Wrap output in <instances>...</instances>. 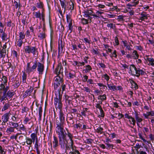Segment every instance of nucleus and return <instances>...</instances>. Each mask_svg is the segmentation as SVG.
I'll list each match as a JSON object with an SVG mask.
<instances>
[{
  "mask_svg": "<svg viewBox=\"0 0 154 154\" xmlns=\"http://www.w3.org/2000/svg\"><path fill=\"white\" fill-rule=\"evenodd\" d=\"M82 40V41L86 44L87 43L89 45H90L91 44V40L90 39H89L87 38H84L83 40Z\"/></svg>",
  "mask_w": 154,
  "mask_h": 154,
  "instance_id": "nucleus-58",
  "label": "nucleus"
},
{
  "mask_svg": "<svg viewBox=\"0 0 154 154\" xmlns=\"http://www.w3.org/2000/svg\"><path fill=\"white\" fill-rule=\"evenodd\" d=\"M63 99L67 103L69 104H70L71 101L73 99L72 96H69L66 94L64 95Z\"/></svg>",
  "mask_w": 154,
  "mask_h": 154,
  "instance_id": "nucleus-14",
  "label": "nucleus"
},
{
  "mask_svg": "<svg viewBox=\"0 0 154 154\" xmlns=\"http://www.w3.org/2000/svg\"><path fill=\"white\" fill-rule=\"evenodd\" d=\"M70 112L71 114H73L75 115V114H78V109L76 108L71 109L70 110Z\"/></svg>",
  "mask_w": 154,
  "mask_h": 154,
  "instance_id": "nucleus-51",
  "label": "nucleus"
},
{
  "mask_svg": "<svg viewBox=\"0 0 154 154\" xmlns=\"http://www.w3.org/2000/svg\"><path fill=\"white\" fill-rule=\"evenodd\" d=\"M9 126L7 128L6 132L8 133H15V129H17V127L19 124L17 123H15L12 122H9Z\"/></svg>",
  "mask_w": 154,
  "mask_h": 154,
  "instance_id": "nucleus-8",
  "label": "nucleus"
},
{
  "mask_svg": "<svg viewBox=\"0 0 154 154\" xmlns=\"http://www.w3.org/2000/svg\"><path fill=\"white\" fill-rule=\"evenodd\" d=\"M7 26L8 27L12 26V27H13L15 25L13 23H12V21L10 20L9 21H8L7 23Z\"/></svg>",
  "mask_w": 154,
  "mask_h": 154,
  "instance_id": "nucleus-52",
  "label": "nucleus"
},
{
  "mask_svg": "<svg viewBox=\"0 0 154 154\" xmlns=\"http://www.w3.org/2000/svg\"><path fill=\"white\" fill-rule=\"evenodd\" d=\"M66 17L67 23L68 24L72 23V20L71 18V15L70 14H67Z\"/></svg>",
  "mask_w": 154,
  "mask_h": 154,
  "instance_id": "nucleus-31",
  "label": "nucleus"
},
{
  "mask_svg": "<svg viewBox=\"0 0 154 154\" xmlns=\"http://www.w3.org/2000/svg\"><path fill=\"white\" fill-rule=\"evenodd\" d=\"M11 55L13 57H15L17 59L18 58L19 55H18L17 52L14 50H13L11 51Z\"/></svg>",
  "mask_w": 154,
  "mask_h": 154,
  "instance_id": "nucleus-41",
  "label": "nucleus"
},
{
  "mask_svg": "<svg viewBox=\"0 0 154 154\" xmlns=\"http://www.w3.org/2000/svg\"><path fill=\"white\" fill-rule=\"evenodd\" d=\"M2 80L3 81V83H4L7 84L8 82L7 78L5 76H3L2 78Z\"/></svg>",
  "mask_w": 154,
  "mask_h": 154,
  "instance_id": "nucleus-60",
  "label": "nucleus"
},
{
  "mask_svg": "<svg viewBox=\"0 0 154 154\" xmlns=\"http://www.w3.org/2000/svg\"><path fill=\"white\" fill-rule=\"evenodd\" d=\"M147 150V148L146 147L144 149L142 147V149H140L139 152H137L138 154H147L146 151Z\"/></svg>",
  "mask_w": 154,
  "mask_h": 154,
  "instance_id": "nucleus-34",
  "label": "nucleus"
},
{
  "mask_svg": "<svg viewBox=\"0 0 154 154\" xmlns=\"http://www.w3.org/2000/svg\"><path fill=\"white\" fill-rule=\"evenodd\" d=\"M9 114L7 113L4 114L2 116V122L5 124L6 122H7L9 119Z\"/></svg>",
  "mask_w": 154,
  "mask_h": 154,
  "instance_id": "nucleus-19",
  "label": "nucleus"
},
{
  "mask_svg": "<svg viewBox=\"0 0 154 154\" xmlns=\"http://www.w3.org/2000/svg\"><path fill=\"white\" fill-rule=\"evenodd\" d=\"M65 116V115L62 110H60L58 115L59 117H57L56 119V124L57 126L56 127L55 131L57 135L66 133L64 129Z\"/></svg>",
  "mask_w": 154,
  "mask_h": 154,
  "instance_id": "nucleus-2",
  "label": "nucleus"
},
{
  "mask_svg": "<svg viewBox=\"0 0 154 154\" xmlns=\"http://www.w3.org/2000/svg\"><path fill=\"white\" fill-rule=\"evenodd\" d=\"M7 85V84L4 83H3L2 82L0 84V90L1 91H4V89L5 88V87Z\"/></svg>",
  "mask_w": 154,
  "mask_h": 154,
  "instance_id": "nucleus-59",
  "label": "nucleus"
},
{
  "mask_svg": "<svg viewBox=\"0 0 154 154\" xmlns=\"http://www.w3.org/2000/svg\"><path fill=\"white\" fill-rule=\"evenodd\" d=\"M129 119V122L131 124H132L133 125H135L136 120L134 118L131 116Z\"/></svg>",
  "mask_w": 154,
  "mask_h": 154,
  "instance_id": "nucleus-48",
  "label": "nucleus"
},
{
  "mask_svg": "<svg viewBox=\"0 0 154 154\" xmlns=\"http://www.w3.org/2000/svg\"><path fill=\"white\" fill-rule=\"evenodd\" d=\"M6 54V49H2L0 50V57L4 59L5 57Z\"/></svg>",
  "mask_w": 154,
  "mask_h": 154,
  "instance_id": "nucleus-33",
  "label": "nucleus"
},
{
  "mask_svg": "<svg viewBox=\"0 0 154 154\" xmlns=\"http://www.w3.org/2000/svg\"><path fill=\"white\" fill-rule=\"evenodd\" d=\"M64 76H56L54 79L53 84L54 88L57 90L59 86L60 85V83H62L64 81Z\"/></svg>",
  "mask_w": 154,
  "mask_h": 154,
  "instance_id": "nucleus-6",
  "label": "nucleus"
},
{
  "mask_svg": "<svg viewBox=\"0 0 154 154\" xmlns=\"http://www.w3.org/2000/svg\"><path fill=\"white\" fill-rule=\"evenodd\" d=\"M79 123H76L73 125L74 128L76 129H80L82 127V123H81L80 122Z\"/></svg>",
  "mask_w": 154,
  "mask_h": 154,
  "instance_id": "nucleus-46",
  "label": "nucleus"
},
{
  "mask_svg": "<svg viewBox=\"0 0 154 154\" xmlns=\"http://www.w3.org/2000/svg\"><path fill=\"white\" fill-rule=\"evenodd\" d=\"M97 99L98 100H101L102 101H103L106 99V95L105 94L103 95H100L98 97Z\"/></svg>",
  "mask_w": 154,
  "mask_h": 154,
  "instance_id": "nucleus-43",
  "label": "nucleus"
},
{
  "mask_svg": "<svg viewBox=\"0 0 154 154\" xmlns=\"http://www.w3.org/2000/svg\"><path fill=\"white\" fill-rule=\"evenodd\" d=\"M22 72L23 73V75L22 76V82L23 83H25L26 82V80L27 78V74L25 73V72L23 71H22Z\"/></svg>",
  "mask_w": 154,
  "mask_h": 154,
  "instance_id": "nucleus-47",
  "label": "nucleus"
},
{
  "mask_svg": "<svg viewBox=\"0 0 154 154\" xmlns=\"http://www.w3.org/2000/svg\"><path fill=\"white\" fill-rule=\"evenodd\" d=\"M66 75L68 79H73L76 76L75 72H69L66 74Z\"/></svg>",
  "mask_w": 154,
  "mask_h": 154,
  "instance_id": "nucleus-28",
  "label": "nucleus"
},
{
  "mask_svg": "<svg viewBox=\"0 0 154 154\" xmlns=\"http://www.w3.org/2000/svg\"><path fill=\"white\" fill-rule=\"evenodd\" d=\"M59 1L61 7L62 8H64V12H65L66 10L67 2L66 0H59Z\"/></svg>",
  "mask_w": 154,
  "mask_h": 154,
  "instance_id": "nucleus-24",
  "label": "nucleus"
},
{
  "mask_svg": "<svg viewBox=\"0 0 154 154\" xmlns=\"http://www.w3.org/2000/svg\"><path fill=\"white\" fill-rule=\"evenodd\" d=\"M38 37L40 40L43 39L46 37L45 33L43 32L40 33L38 35Z\"/></svg>",
  "mask_w": 154,
  "mask_h": 154,
  "instance_id": "nucleus-50",
  "label": "nucleus"
},
{
  "mask_svg": "<svg viewBox=\"0 0 154 154\" xmlns=\"http://www.w3.org/2000/svg\"><path fill=\"white\" fill-rule=\"evenodd\" d=\"M131 55L132 58L135 60L137 59L139 57V55L136 50H134Z\"/></svg>",
  "mask_w": 154,
  "mask_h": 154,
  "instance_id": "nucleus-29",
  "label": "nucleus"
},
{
  "mask_svg": "<svg viewBox=\"0 0 154 154\" xmlns=\"http://www.w3.org/2000/svg\"><path fill=\"white\" fill-rule=\"evenodd\" d=\"M101 77L102 78H104V79L106 80L107 82H108L109 79V76L106 74L102 75Z\"/></svg>",
  "mask_w": 154,
  "mask_h": 154,
  "instance_id": "nucleus-53",
  "label": "nucleus"
},
{
  "mask_svg": "<svg viewBox=\"0 0 154 154\" xmlns=\"http://www.w3.org/2000/svg\"><path fill=\"white\" fill-rule=\"evenodd\" d=\"M82 13L83 16L85 17H88L89 16L92 15V14L94 13L92 10L88 9H85Z\"/></svg>",
  "mask_w": 154,
  "mask_h": 154,
  "instance_id": "nucleus-11",
  "label": "nucleus"
},
{
  "mask_svg": "<svg viewBox=\"0 0 154 154\" xmlns=\"http://www.w3.org/2000/svg\"><path fill=\"white\" fill-rule=\"evenodd\" d=\"M29 110V109L26 106H24L23 107L22 109L21 112L22 113H23L24 112H27Z\"/></svg>",
  "mask_w": 154,
  "mask_h": 154,
  "instance_id": "nucleus-56",
  "label": "nucleus"
},
{
  "mask_svg": "<svg viewBox=\"0 0 154 154\" xmlns=\"http://www.w3.org/2000/svg\"><path fill=\"white\" fill-rule=\"evenodd\" d=\"M53 138L54 140L52 141L53 146V148H55L57 147L59 145V141L58 142V139L56 137L54 136Z\"/></svg>",
  "mask_w": 154,
  "mask_h": 154,
  "instance_id": "nucleus-22",
  "label": "nucleus"
},
{
  "mask_svg": "<svg viewBox=\"0 0 154 154\" xmlns=\"http://www.w3.org/2000/svg\"><path fill=\"white\" fill-rule=\"evenodd\" d=\"M73 116L72 114H71V116L69 117V122L67 121V123H69L70 125L73 124L74 123V121L73 119Z\"/></svg>",
  "mask_w": 154,
  "mask_h": 154,
  "instance_id": "nucleus-44",
  "label": "nucleus"
},
{
  "mask_svg": "<svg viewBox=\"0 0 154 154\" xmlns=\"http://www.w3.org/2000/svg\"><path fill=\"white\" fill-rule=\"evenodd\" d=\"M33 17V18H39L40 20L41 19V17L42 16V13H41L40 11H38L37 12H32Z\"/></svg>",
  "mask_w": 154,
  "mask_h": 154,
  "instance_id": "nucleus-15",
  "label": "nucleus"
},
{
  "mask_svg": "<svg viewBox=\"0 0 154 154\" xmlns=\"http://www.w3.org/2000/svg\"><path fill=\"white\" fill-rule=\"evenodd\" d=\"M40 145V143H38V140H35L34 145V149H36L37 154H40V151L39 149Z\"/></svg>",
  "mask_w": 154,
  "mask_h": 154,
  "instance_id": "nucleus-21",
  "label": "nucleus"
},
{
  "mask_svg": "<svg viewBox=\"0 0 154 154\" xmlns=\"http://www.w3.org/2000/svg\"><path fill=\"white\" fill-rule=\"evenodd\" d=\"M129 81L131 84L132 88H134L135 90L138 88V85L133 79H129Z\"/></svg>",
  "mask_w": 154,
  "mask_h": 154,
  "instance_id": "nucleus-16",
  "label": "nucleus"
},
{
  "mask_svg": "<svg viewBox=\"0 0 154 154\" xmlns=\"http://www.w3.org/2000/svg\"><path fill=\"white\" fill-rule=\"evenodd\" d=\"M68 135V137L69 141L71 142V151H70L69 154H80L79 151L76 149V147L74 146V141L73 140V134Z\"/></svg>",
  "mask_w": 154,
  "mask_h": 154,
  "instance_id": "nucleus-7",
  "label": "nucleus"
},
{
  "mask_svg": "<svg viewBox=\"0 0 154 154\" xmlns=\"http://www.w3.org/2000/svg\"><path fill=\"white\" fill-rule=\"evenodd\" d=\"M60 89H58L55 91V97L54 98V103L56 107L58 108L60 110L62 108L63 104L62 102V95H60Z\"/></svg>",
  "mask_w": 154,
  "mask_h": 154,
  "instance_id": "nucleus-4",
  "label": "nucleus"
},
{
  "mask_svg": "<svg viewBox=\"0 0 154 154\" xmlns=\"http://www.w3.org/2000/svg\"><path fill=\"white\" fill-rule=\"evenodd\" d=\"M0 37L3 41H7L8 39L7 34L5 32H3L2 34L0 33Z\"/></svg>",
  "mask_w": 154,
  "mask_h": 154,
  "instance_id": "nucleus-32",
  "label": "nucleus"
},
{
  "mask_svg": "<svg viewBox=\"0 0 154 154\" xmlns=\"http://www.w3.org/2000/svg\"><path fill=\"white\" fill-rule=\"evenodd\" d=\"M36 7L40 9H43L44 4L42 2L39 1V2L36 3Z\"/></svg>",
  "mask_w": 154,
  "mask_h": 154,
  "instance_id": "nucleus-35",
  "label": "nucleus"
},
{
  "mask_svg": "<svg viewBox=\"0 0 154 154\" xmlns=\"http://www.w3.org/2000/svg\"><path fill=\"white\" fill-rule=\"evenodd\" d=\"M136 75L135 76L137 77H139L140 75H145L146 74V72L144 71L143 70L140 69V68H137V70L135 72Z\"/></svg>",
  "mask_w": 154,
  "mask_h": 154,
  "instance_id": "nucleus-12",
  "label": "nucleus"
},
{
  "mask_svg": "<svg viewBox=\"0 0 154 154\" xmlns=\"http://www.w3.org/2000/svg\"><path fill=\"white\" fill-rule=\"evenodd\" d=\"M95 127H94V129L96 131V132L98 133H99L100 134H103V129L100 126H99V127H97V126H96Z\"/></svg>",
  "mask_w": 154,
  "mask_h": 154,
  "instance_id": "nucleus-30",
  "label": "nucleus"
},
{
  "mask_svg": "<svg viewBox=\"0 0 154 154\" xmlns=\"http://www.w3.org/2000/svg\"><path fill=\"white\" fill-rule=\"evenodd\" d=\"M24 51L26 54H29L32 53L33 55L37 57L38 54V48L35 46L28 45L25 46L24 48Z\"/></svg>",
  "mask_w": 154,
  "mask_h": 154,
  "instance_id": "nucleus-5",
  "label": "nucleus"
},
{
  "mask_svg": "<svg viewBox=\"0 0 154 154\" xmlns=\"http://www.w3.org/2000/svg\"><path fill=\"white\" fill-rule=\"evenodd\" d=\"M31 62H28L27 63L26 72L28 74L35 71L37 67V71L39 75H42L45 69L44 63L40 62H38L36 60H34L32 63V65L31 66Z\"/></svg>",
  "mask_w": 154,
  "mask_h": 154,
  "instance_id": "nucleus-3",
  "label": "nucleus"
},
{
  "mask_svg": "<svg viewBox=\"0 0 154 154\" xmlns=\"http://www.w3.org/2000/svg\"><path fill=\"white\" fill-rule=\"evenodd\" d=\"M6 152L5 150L3 149L0 145V154H5Z\"/></svg>",
  "mask_w": 154,
  "mask_h": 154,
  "instance_id": "nucleus-61",
  "label": "nucleus"
},
{
  "mask_svg": "<svg viewBox=\"0 0 154 154\" xmlns=\"http://www.w3.org/2000/svg\"><path fill=\"white\" fill-rule=\"evenodd\" d=\"M31 119L27 117H26L23 121V123L24 124L26 125L28 123L30 120Z\"/></svg>",
  "mask_w": 154,
  "mask_h": 154,
  "instance_id": "nucleus-62",
  "label": "nucleus"
},
{
  "mask_svg": "<svg viewBox=\"0 0 154 154\" xmlns=\"http://www.w3.org/2000/svg\"><path fill=\"white\" fill-rule=\"evenodd\" d=\"M105 143L106 145V149L110 150L113 149V147L114 146L113 144L109 143H106L105 142Z\"/></svg>",
  "mask_w": 154,
  "mask_h": 154,
  "instance_id": "nucleus-39",
  "label": "nucleus"
},
{
  "mask_svg": "<svg viewBox=\"0 0 154 154\" xmlns=\"http://www.w3.org/2000/svg\"><path fill=\"white\" fill-rule=\"evenodd\" d=\"M14 6L16 9L18 8V9H19L21 7V4L20 3V1L19 0H18L17 1H14Z\"/></svg>",
  "mask_w": 154,
  "mask_h": 154,
  "instance_id": "nucleus-38",
  "label": "nucleus"
},
{
  "mask_svg": "<svg viewBox=\"0 0 154 154\" xmlns=\"http://www.w3.org/2000/svg\"><path fill=\"white\" fill-rule=\"evenodd\" d=\"M107 85L109 88V89L111 90H113V91H115V85H112L110 86V85L107 84Z\"/></svg>",
  "mask_w": 154,
  "mask_h": 154,
  "instance_id": "nucleus-63",
  "label": "nucleus"
},
{
  "mask_svg": "<svg viewBox=\"0 0 154 154\" xmlns=\"http://www.w3.org/2000/svg\"><path fill=\"white\" fill-rule=\"evenodd\" d=\"M85 67V69H83V71H84L86 73L89 72L92 69V68L90 65H86Z\"/></svg>",
  "mask_w": 154,
  "mask_h": 154,
  "instance_id": "nucleus-42",
  "label": "nucleus"
},
{
  "mask_svg": "<svg viewBox=\"0 0 154 154\" xmlns=\"http://www.w3.org/2000/svg\"><path fill=\"white\" fill-rule=\"evenodd\" d=\"M82 23L83 25H86L88 24V21L87 19L84 18H82L81 19Z\"/></svg>",
  "mask_w": 154,
  "mask_h": 154,
  "instance_id": "nucleus-57",
  "label": "nucleus"
},
{
  "mask_svg": "<svg viewBox=\"0 0 154 154\" xmlns=\"http://www.w3.org/2000/svg\"><path fill=\"white\" fill-rule=\"evenodd\" d=\"M103 14V12L100 11H97L96 12V14H94V17H96V19H98L101 17H103V16H101V14Z\"/></svg>",
  "mask_w": 154,
  "mask_h": 154,
  "instance_id": "nucleus-25",
  "label": "nucleus"
},
{
  "mask_svg": "<svg viewBox=\"0 0 154 154\" xmlns=\"http://www.w3.org/2000/svg\"><path fill=\"white\" fill-rule=\"evenodd\" d=\"M149 56H146V60H147L149 62V63L148 65H151L152 66H154V59L151 57H149Z\"/></svg>",
  "mask_w": 154,
  "mask_h": 154,
  "instance_id": "nucleus-23",
  "label": "nucleus"
},
{
  "mask_svg": "<svg viewBox=\"0 0 154 154\" xmlns=\"http://www.w3.org/2000/svg\"><path fill=\"white\" fill-rule=\"evenodd\" d=\"M129 73L132 75L135 76L136 75L135 72H136L137 68L135 66V65L133 64L130 65Z\"/></svg>",
  "mask_w": 154,
  "mask_h": 154,
  "instance_id": "nucleus-10",
  "label": "nucleus"
},
{
  "mask_svg": "<svg viewBox=\"0 0 154 154\" xmlns=\"http://www.w3.org/2000/svg\"><path fill=\"white\" fill-rule=\"evenodd\" d=\"M33 90V88L30 86V88L26 90L23 94V97L24 98H26L29 95H30L31 93Z\"/></svg>",
  "mask_w": 154,
  "mask_h": 154,
  "instance_id": "nucleus-13",
  "label": "nucleus"
},
{
  "mask_svg": "<svg viewBox=\"0 0 154 154\" xmlns=\"http://www.w3.org/2000/svg\"><path fill=\"white\" fill-rule=\"evenodd\" d=\"M6 100H7V102L9 101L6 94V93L3 92L2 95L0 96V101L1 102H2L4 104L5 102V101H6Z\"/></svg>",
  "mask_w": 154,
  "mask_h": 154,
  "instance_id": "nucleus-20",
  "label": "nucleus"
},
{
  "mask_svg": "<svg viewBox=\"0 0 154 154\" xmlns=\"http://www.w3.org/2000/svg\"><path fill=\"white\" fill-rule=\"evenodd\" d=\"M69 5V10H70V12H72L75 8V2L73 0H70Z\"/></svg>",
  "mask_w": 154,
  "mask_h": 154,
  "instance_id": "nucleus-17",
  "label": "nucleus"
},
{
  "mask_svg": "<svg viewBox=\"0 0 154 154\" xmlns=\"http://www.w3.org/2000/svg\"><path fill=\"white\" fill-rule=\"evenodd\" d=\"M148 14H147L146 12H143L140 14V15L145 20H147L148 19Z\"/></svg>",
  "mask_w": 154,
  "mask_h": 154,
  "instance_id": "nucleus-55",
  "label": "nucleus"
},
{
  "mask_svg": "<svg viewBox=\"0 0 154 154\" xmlns=\"http://www.w3.org/2000/svg\"><path fill=\"white\" fill-rule=\"evenodd\" d=\"M23 40L21 39L18 38L17 40V45L19 47H21L23 43Z\"/></svg>",
  "mask_w": 154,
  "mask_h": 154,
  "instance_id": "nucleus-49",
  "label": "nucleus"
},
{
  "mask_svg": "<svg viewBox=\"0 0 154 154\" xmlns=\"http://www.w3.org/2000/svg\"><path fill=\"white\" fill-rule=\"evenodd\" d=\"M30 138L33 141V143L34 144L35 140H37V133H32L30 134Z\"/></svg>",
  "mask_w": 154,
  "mask_h": 154,
  "instance_id": "nucleus-26",
  "label": "nucleus"
},
{
  "mask_svg": "<svg viewBox=\"0 0 154 154\" xmlns=\"http://www.w3.org/2000/svg\"><path fill=\"white\" fill-rule=\"evenodd\" d=\"M139 3L138 0H132L131 2L127 5V6L133 7L136 6Z\"/></svg>",
  "mask_w": 154,
  "mask_h": 154,
  "instance_id": "nucleus-18",
  "label": "nucleus"
},
{
  "mask_svg": "<svg viewBox=\"0 0 154 154\" xmlns=\"http://www.w3.org/2000/svg\"><path fill=\"white\" fill-rule=\"evenodd\" d=\"M26 144L28 145H29L30 147H31L32 143H33V141L31 140L30 138L27 137L26 138Z\"/></svg>",
  "mask_w": 154,
  "mask_h": 154,
  "instance_id": "nucleus-36",
  "label": "nucleus"
},
{
  "mask_svg": "<svg viewBox=\"0 0 154 154\" xmlns=\"http://www.w3.org/2000/svg\"><path fill=\"white\" fill-rule=\"evenodd\" d=\"M97 65L99 66V68H102L104 69L106 68V65L103 63H99L97 64Z\"/></svg>",
  "mask_w": 154,
  "mask_h": 154,
  "instance_id": "nucleus-54",
  "label": "nucleus"
},
{
  "mask_svg": "<svg viewBox=\"0 0 154 154\" xmlns=\"http://www.w3.org/2000/svg\"><path fill=\"white\" fill-rule=\"evenodd\" d=\"M66 133H65L60 134L57 135L59 139V144L60 146L62 149H64L65 148L66 149L69 150L70 151H71V142L70 141L69 145L68 143V141L69 140L68 135L72 134L70 132L69 129L66 128Z\"/></svg>",
  "mask_w": 154,
  "mask_h": 154,
  "instance_id": "nucleus-1",
  "label": "nucleus"
},
{
  "mask_svg": "<svg viewBox=\"0 0 154 154\" xmlns=\"http://www.w3.org/2000/svg\"><path fill=\"white\" fill-rule=\"evenodd\" d=\"M63 67L62 66L60 62L58 63L57 66L56 67L54 71V73L57 75V76H63Z\"/></svg>",
  "mask_w": 154,
  "mask_h": 154,
  "instance_id": "nucleus-9",
  "label": "nucleus"
},
{
  "mask_svg": "<svg viewBox=\"0 0 154 154\" xmlns=\"http://www.w3.org/2000/svg\"><path fill=\"white\" fill-rule=\"evenodd\" d=\"M25 33L23 31H20L19 33V38L23 39L25 37Z\"/></svg>",
  "mask_w": 154,
  "mask_h": 154,
  "instance_id": "nucleus-45",
  "label": "nucleus"
},
{
  "mask_svg": "<svg viewBox=\"0 0 154 154\" xmlns=\"http://www.w3.org/2000/svg\"><path fill=\"white\" fill-rule=\"evenodd\" d=\"M109 55L110 57L112 58L113 57L117 58V55L116 54V50H114L112 52H111V53L109 54Z\"/></svg>",
  "mask_w": 154,
  "mask_h": 154,
  "instance_id": "nucleus-37",
  "label": "nucleus"
},
{
  "mask_svg": "<svg viewBox=\"0 0 154 154\" xmlns=\"http://www.w3.org/2000/svg\"><path fill=\"white\" fill-rule=\"evenodd\" d=\"M6 94L7 98L8 99H11V100L13 96L14 95L13 92L10 90L6 93Z\"/></svg>",
  "mask_w": 154,
  "mask_h": 154,
  "instance_id": "nucleus-27",
  "label": "nucleus"
},
{
  "mask_svg": "<svg viewBox=\"0 0 154 154\" xmlns=\"http://www.w3.org/2000/svg\"><path fill=\"white\" fill-rule=\"evenodd\" d=\"M20 131H26V128L23 125H21L20 126Z\"/></svg>",
  "mask_w": 154,
  "mask_h": 154,
  "instance_id": "nucleus-64",
  "label": "nucleus"
},
{
  "mask_svg": "<svg viewBox=\"0 0 154 154\" xmlns=\"http://www.w3.org/2000/svg\"><path fill=\"white\" fill-rule=\"evenodd\" d=\"M10 107V105L8 103H6L5 104L3 108L2 109V111H4L8 109L9 107Z\"/></svg>",
  "mask_w": 154,
  "mask_h": 154,
  "instance_id": "nucleus-40",
  "label": "nucleus"
}]
</instances>
